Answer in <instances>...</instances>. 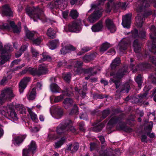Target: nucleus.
<instances>
[{
  "label": "nucleus",
  "instance_id": "4c0bfd02",
  "mask_svg": "<svg viewBox=\"0 0 156 156\" xmlns=\"http://www.w3.org/2000/svg\"><path fill=\"white\" fill-rule=\"evenodd\" d=\"M51 91L53 93H58L59 92V87L55 83H52L50 86Z\"/></svg>",
  "mask_w": 156,
  "mask_h": 156
},
{
  "label": "nucleus",
  "instance_id": "a211bd4d",
  "mask_svg": "<svg viewBox=\"0 0 156 156\" xmlns=\"http://www.w3.org/2000/svg\"><path fill=\"white\" fill-rule=\"evenodd\" d=\"M76 49V48L73 45L70 44H67L61 48L60 52L61 54L65 55L70 53L71 51H75Z\"/></svg>",
  "mask_w": 156,
  "mask_h": 156
},
{
  "label": "nucleus",
  "instance_id": "6e6d98bb",
  "mask_svg": "<svg viewBox=\"0 0 156 156\" xmlns=\"http://www.w3.org/2000/svg\"><path fill=\"white\" fill-rule=\"evenodd\" d=\"M90 49L91 48H90L89 47H84L82 48L81 51H80L79 52L77 53V55H82L85 52H87L90 51Z\"/></svg>",
  "mask_w": 156,
  "mask_h": 156
},
{
  "label": "nucleus",
  "instance_id": "1a4fd4ad",
  "mask_svg": "<svg viewBox=\"0 0 156 156\" xmlns=\"http://www.w3.org/2000/svg\"><path fill=\"white\" fill-rule=\"evenodd\" d=\"M150 37L151 39L152 44L150 51L154 55H156V27L154 25H152L150 28Z\"/></svg>",
  "mask_w": 156,
  "mask_h": 156
},
{
  "label": "nucleus",
  "instance_id": "0eeeda50",
  "mask_svg": "<svg viewBox=\"0 0 156 156\" xmlns=\"http://www.w3.org/2000/svg\"><path fill=\"white\" fill-rule=\"evenodd\" d=\"M14 95L12 89L7 88L3 90L0 94V105H2L6 100H10Z\"/></svg>",
  "mask_w": 156,
  "mask_h": 156
},
{
  "label": "nucleus",
  "instance_id": "6ab92c4d",
  "mask_svg": "<svg viewBox=\"0 0 156 156\" xmlns=\"http://www.w3.org/2000/svg\"><path fill=\"white\" fill-rule=\"evenodd\" d=\"M131 20V16L129 14L126 15L122 17V25L124 27L129 28L130 27Z\"/></svg>",
  "mask_w": 156,
  "mask_h": 156
},
{
  "label": "nucleus",
  "instance_id": "9d476101",
  "mask_svg": "<svg viewBox=\"0 0 156 156\" xmlns=\"http://www.w3.org/2000/svg\"><path fill=\"white\" fill-rule=\"evenodd\" d=\"M121 64V61L120 58L119 57L116 58L112 61L110 66L111 71L110 73V75L111 73L114 72L115 73H116L120 68L122 67L123 66L126 67L125 65H123L122 67L120 66Z\"/></svg>",
  "mask_w": 156,
  "mask_h": 156
},
{
  "label": "nucleus",
  "instance_id": "20e7f679",
  "mask_svg": "<svg viewBox=\"0 0 156 156\" xmlns=\"http://www.w3.org/2000/svg\"><path fill=\"white\" fill-rule=\"evenodd\" d=\"M137 9V10L138 12H140L137 14V16L135 18V21L137 26L139 27H141L143 25L145 17H147L148 16L151 15L152 12L151 9H148L146 10L147 8H143L141 11L138 10V8L140 5V3Z\"/></svg>",
  "mask_w": 156,
  "mask_h": 156
},
{
  "label": "nucleus",
  "instance_id": "864d4df0",
  "mask_svg": "<svg viewBox=\"0 0 156 156\" xmlns=\"http://www.w3.org/2000/svg\"><path fill=\"white\" fill-rule=\"evenodd\" d=\"M106 6L107 9L109 10V12H110L112 9L115 8L116 5L114 2H112V3H107Z\"/></svg>",
  "mask_w": 156,
  "mask_h": 156
},
{
  "label": "nucleus",
  "instance_id": "bb28decb",
  "mask_svg": "<svg viewBox=\"0 0 156 156\" xmlns=\"http://www.w3.org/2000/svg\"><path fill=\"white\" fill-rule=\"evenodd\" d=\"M73 102V99L70 98H66L63 101V103L65 105L64 107L66 109L68 107L72 106Z\"/></svg>",
  "mask_w": 156,
  "mask_h": 156
},
{
  "label": "nucleus",
  "instance_id": "7ed1b4c3",
  "mask_svg": "<svg viewBox=\"0 0 156 156\" xmlns=\"http://www.w3.org/2000/svg\"><path fill=\"white\" fill-rule=\"evenodd\" d=\"M48 68L44 64H41L38 66L37 68L32 67H27L22 71L23 73L28 72L33 76H41L48 74Z\"/></svg>",
  "mask_w": 156,
  "mask_h": 156
},
{
  "label": "nucleus",
  "instance_id": "09e8293b",
  "mask_svg": "<svg viewBox=\"0 0 156 156\" xmlns=\"http://www.w3.org/2000/svg\"><path fill=\"white\" fill-rule=\"evenodd\" d=\"M78 112V108L77 105L75 104L74 105L73 108L69 113L70 115L77 114Z\"/></svg>",
  "mask_w": 156,
  "mask_h": 156
},
{
  "label": "nucleus",
  "instance_id": "f257e3e1",
  "mask_svg": "<svg viewBox=\"0 0 156 156\" xmlns=\"http://www.w3.org/2000/svg\"><path fill=\"white\" fill-rule=\"evenodd\" d=\"M128 68L125 66L120 68L116 73L112 72L111 73V76H113V78H111L110 82L114 83V86L116 89H117L116 92L118 93H127L130 90L129 83L126 82L121 84L122 80L123 77L127 73Z\"/></svg>",
  "mask_w": 156,
  "mask_h": 156
},
{
  "label": "nucleus",
  "instance_id": "c03bdc74",
  "mask_svg": "<svg viewBox=\"0 0 156 156\" xmlns=\"http://www.w3.org/2000/svg\"><path fill=\"white\" fill-rule=\"evenodd\" d=\"M69 125V126L67 127V133H68V132H71L73 134H76V130L75 128L73 126H72V121L71 123H70V125Z\"/></svg>",
  "mask_w": 156,
  "mask_h": 156
},
{
  "label": "nucleus",
  "instance_id": "2f4dec72",
  "mask_svg": "<svg viewBox=\"0 0 156 156\" xmlns=\"http://www.w3.org/2000/svg\"><path fill=\"white\" fill-rule=\"evenodd\" d=\"M119 49L122 51L126 50L129 46V43L128 42L123 41L119 43Z\"/></svg>",
  "mask_w": 156,
  "mask_h": 156
},
{
  "label": "nucleus",
  "instance_id": "bf43d9fd",
  "mask_svg": "<svg viewBox=\"0 0 156 156\" xmlns=\"http://www.w3.org/2000/svg\"><path fill=\"white\" fill-rule=\"evenodd\" d=\"M55 114L59 118H60L63 115V111L61 108H58L56 109Z\"/></svg>",
  "mask_w": 156,
  "mask_h": 156
},
{
  "label": "nucleus",
  "instance_id": "603ef678",
  "mask_svg": "<svg viewBox=\"0 0 156 156\" xmlns=\"http://www.w3.org/2000/svg\"><path fill=\"white\" fill-rule=\"evenodd\" d=\"M146 36V32L145 30H139L138 38L142 39H144L145 38Z\"/></svg>",
  "mask_w": 156,
  "mask_h": 156
},
{
  "label": "nucleus",
  "instance_id": "ddd939ff",
  "mask_svg": "<svg viewBox=\"0 0 156 156\" xmlns=\"http://www.w3.org/2000/svg\"><path fill=\"white\" fill-rule=\"evenodd\" d=\"M2 13L3 16L13 17V12L10 7L8 4H5L2 6Z\"/></svg>",
  "mask_w": 156,
  "mask_h": 156
},
{
  "label": "nucleus",
  "instance_id": "79ce46f5",
  "mask_svg": "<svg viewBox=\"0 0 156 156\" xmlns=\"http://www.w3.org/2000/svg\"><path fill=\"white\" fill-rule=\"evenodd\" d=\"M110 47V44L107 42H105L101 45L100 48V51L101 52L105 51Z\"/></svg>",
  "mask_w": 156,
  "mask_h": 156
},
{
  "label": "nucleus",
  "instance_id": "f8f14e48",
  "mask_svg": "<svg viewBox=\"0 0 156 156\" xmlns=\"http://www.w3.org/2000/svg\"><path fill=\"white\" fill-rule=\"evenodd\" d=\"M81 20L78 19L73 22L71 24L68 26V30L70 32H77L79 31L81 29Z\"/></svg>",
  "mask_w": 156,
  "mask_h": 156
},
{
  "label": "nucleus",
  "instance_id": "58836bf2",
  "mask_svg": "<svg viewBox=\"0 0 156 156\" xmlns=\"http://www.w3.org/2000/svg\"><path fill=\"white\" fill-rule=\"evenodd\" d=\"M42 55L43 58L40 60V62H41L45 61L48 62L51 61L52 58L50 56L46 55L45 53L44 52L42 53Z\"/></svg>",
  "mask_w": 156,
  "mask_h": 156
},
{
  "label": "nucleus",
  "instance_id": "4468645a",
  "mask_svg": "<svg viewBox=\"0 0 156 156\" xmlns=\"http://www.w3.org/2000/svg\"><path fill=\"white\" fill-rule=\"evenodd\" d=\"M30 79L29 77H25L20 81L19 84V90L20 93L23 92Z\"/></svg>",
  "mask_w": 156,
  "mask_h": 156
},
{
  "label": "nucleus",
  "instance_id": "4d7b16f0",
  "mask_svg": "<svg viewBox=\"0 0 156 156\" xmlns=\"http://www.w3.org/2000/svg\"><path fill=\"white\" fill-rule=\"evenodd\" d=\"M139 33L138 30L136 29H134L131 31L132 37L134 39L138 38Z\"/></svg>",
  "mask_w": 156,
  "mask_h": 156
},
{
  "label": "nucleus",
  "instance_id": "f704fd0d",
  "mask_svg": "<svg viewBox=\"0 0 156 156\" xmlns=\"http://www.w3.org/2000/svg\"><path fill=\"white\" fill-rule=\"evenodd\" d=\"M104 126V124L102 123H101L93 126L92 128V131L96 133H98L102 129Z\"/></svg>",
  "mask_w": 156,
  "mask_h": 156
},
{
  "label": "nucleus",
  "instance_id": "2eb2a0df",
  "mask_svg": "<svg viewBox=\"0 0 156 156\" xmlns=\"http://www.w3.org/2000/svg\"><path fill=\"white\" fill-rule=\"evenodd\" d=\"M101 16V12L99 10H96L89 16L88 20L90 23H93L98 20Z\"/></svg>",
  "mask_w": 156,
  "mask_h": 156
},
{
  "label": "nucleus",
  "instance_id": "9b49d317",
  "mask_svg": "<svg viewBox=\"0 0 156 156\" xmlns=\"http://www.w3.org/2000/svg\"><path fill=\"white\" fill-rule=\"evenodd\" d=\"M138 3H140V5L138 8V10L140 11H142L143 8L149 7L151 4L152 3H154L153 6L156 8V0H139Z\"/></svg>",
  "mask_w": 156,
  "mask_h": 156
},
{
  "label": "nucleus",
  "instance_id": "a19ab883",
  "mask_svg": "<svg viewBox=\"0 0 156 156\" xmlns=\"http://www.w3.org/2000/svg\"><path fill=\"white\" fill-rule=\"evenodd\" d=\"M62 77L66 82L69 83L71 79V74L70 72H68L63 75Z\"/></svg>",
  "mask_w": 156,
  "mask_h": 156
},
{
  "label": "nucleus",
  "instance_id": "cd10ccee",
  "mask_svg": "<svg viewBox=\"0 0 156 156\" xmlns=\"http://www.w3.org/2000/svg\"><path fill=\"white\" fill-rule=\"evenodd\" d=\"M95 57V54L93 53L84 55L83 58V59L84 62H88L94 60Z\"/></svg>",
  "mask_w": 156,
  "mask_h": 156
},
{
  "label": "nucleus",
  "instance_id": "338daca9",
  "mask_svg": "<svg viewBox=\"0 0 156 156\" xmlns=\"http://www.w3.org/2000/svg\"><path fill=\"white\" fill-rule=\"evenodd\" d=\"M147 136L143 134L141 136V140L142 142L147 143L148 142Z\"/></svg>",
  "mask_w": 156,
  "mask_h": 156
},
{
  "label": "nucleus",
  "instance_id": "052dcab7",
  "mask_svg": "<svg viewBox=\"0 0 156 156\" xmlns=\"http://www.w3.org/2000/svg\"><path fill=\"white\" fill-rule=\"evenodd\" d=\"M12 30L14 33H16V34H19L21 31V26H17L16 25L12 29Z\"/></svg>",
  "mask_w": 156,
  "mask_h": 156
},
{
  "label": "nucleus",
  "instance_id": "69168bd1",
  "mask_svg": "<svg viewBox=\"0 0 156 156\" xmlns=\"http://www.w3.org/2000/svg\"><path fill=\"white\" fill-rule=\"evenodd\" d=\"M63 99V96L62 95L55 97L54 100L55 103L58 102L62 101Z\"/></svg>",
  "mask_w": 156,
  "mask_h": 156
},
{
  "label": "nucleus",
  "instance_id": "c756f323",
  "mask_svg": "<svg viewBox=\"0 0 156 156\" xmlns=\"http://www.w3.org/2000/svg\"><path fill=\"white\" fill-rule=\"evenodd\" d=\"M147 92H146L143 93H140L139 94L138 96L139 97L138 99V102L144 103L145 101L147 99Z\"/></svg>",
  "mask_w": 156,
  "mask_h": 156
},
{
  "label": "nucleus",
  "instance_id": "49530a36",
  "mask_svg": "<svg viewBox=\"0 0 156 156\" xmlns=\"http://www.w3.org/2000/svg\"><path fill=\"white\" fill-rule=\"evenodd\" d=\"M110 112V111L109 108L103 110L102 112L101 118L102 119H105L109 115Z\"/></svg>",
  "mask_w": 156,
  "mask_h": 156
},
{
  "label": "nucleus",
  "instance_id": "680f3d73",
  "mask_svg": "<svg viewBox=\"0 0 156 156\" xmlns=\"http://www.w3.org/2000/svg\"><path fill=\"white\" fill-rule=\"evenodd\" d=\"M90 151H92L95 150L97 147V144L95 142H91L90 144Z\"/></svg>",
  "mask_w": 156,
  "mask_h": 156
},
{
  "label": "nucleus",
  "instance_id": "0e129e2a",
  "mask_svg": "<svg viewBox=\"0 0 156 156\" xmlns=\"http://www.w3.org/2000/svg\"><path fill=\"white\" fill-rule=\"evenodd\" d=\"M67 64V62L65 60H63L62 61H59L58 62V66L61 67L62 66H65Z\"/></svg>",
  "mask_w": 156,
  "mask_h": 156
},
{
  "label": "nucleus",
  "instance_id": "e2e57ef3",
  "mask_svg": "<svg viewBox=\"0 0 156 156\" xmlns=\"http://www.w3.org/2000/svg\"><path fill=\"white\" fill-rule=\"evenodd\" d=\"M31 52L33 57H37V56L39 55V52L36 49L34 48H31Z\"/></svg>",
  "mask_w": 156,
  "mask_h": 156
},
{
  "label": "nucleus",
  "instance_id": "dca6fc26",
  "mask_svg": "<svg viewBox=\"0 0 156 156\" xmlns=\"http://www.w3.org/2000/svg\"><path fill=\"white\" fill-rule=\"evenodd\" d=\"M122 118L118 116L113 117L108 123L107 127L110 129L113 127L114 125L117 123L119 124L122 122Z\"/></svg>",
  "mask_w": 156,
  "mask_h": 156
},
{
  "label": "nucleus",
  "instance_id": "a878e982",
  "mask_svg": "<svg viewBox=\"0 0 156 156\" xmlns=\"http://www.w3.org/2000/svg\"><path fill=\"white\" fill-rule=\"evenodd\" d=\"M27 136L26 134L21 135L15 138V143L17 146L23 142Z\"/></svg>",
  "mask_w": 156,
  "mask_h": 156
},
{
  "label": "nucleus",
  "instance_id": "f3484780",
  "mask_svg": "<svg viewBox=\"0 0 156 156\" xmlns=\"http://www.w3.org/2000/svg\"><path fill=\"white\" fill-rule=\"evenodd\" d=\"M105 27L110 31L112 33H113L116 31V27L113 21L111 19L108 18L105 21Z\"/></svg>",
  "mask_w": 156,
  "mask_h": 156
},
{
  "label": "nucleus",
  "instance_id": "473e14b6",
  "mask_svg": "<svg viewBox=\"0 0 156 156\" xmlns=\"http://www.w3.org/2000/svg\"><path fill=\"white\" fill-rule=\"evenodd\" d=\"M47 34L48 37L51 39L54 38L56 36L55 31L51 27L49 28L47 30Z\"/></svg>",
  "mask_w": 156,
  "mask_h": 156
},
{
  "label": "nucleus",
  "instance_id": "423d86ee",
  "mask_svg": "<svg viewBox=\"0 0 156 156\" xmlns=\"http://www.w3.org/2000/svg\"><path fill=\"white\" fill-rule=\"evenodd\" d=\"M71 122V120L67 119L61 122L56 128V131L57 135L60 137L67 135V127L69 126Z\"/></svg>",
  "mask_w": 156,
  "mask_h": 156
},
{
  "label": "nucleus",
  "instance_id": "37998d69",
  "mask_svg": "<svg viewBox=\"0 0 156 156\" xmlns=\"http://www.w3.org/2000/svg\"><path fill=\"white\" fill-rule=\"evenodd\" d=\"M9 58L8 55H2L1 56V60L0 61V66L4 64L6 62L9 60Z\"/></svg>",
  "mask_w": 156,
  "mask_h": 156
},
{
  "label": "nucleus",
  "instance_id": "b1692460",
  "mask_svg": "<svg viewBox=\"0 0 156 156\" xmlns=\"http://www.w3.org/2000/svg\"><path fill=\"white\" fill-rule=\"evenodd\" d=\"M83 65V62L77 61L74 66V71L78 73H81V72L83 69L82 68Z\"/></svg>",
  "mask_w": 156,
  "mask_h": 156
},
{
  "label": "nucleus",
  "instance_id": "774afa93",
  "mask_svg": "<svg viewBox=\"0 0 156 156\" xmlns=\"http://www.w3.org/2000/svg\"><path fill=\"white\" fill-rule=\"evenodd\" d=\"M4 47L5 48L7 51L8 52H9L12 51L13 48L12 46L9 44H7L5 45Z\"/></svg>",
  "mask_w": 156,
  "mask_h": 156
},
{
  "label": "nucleus",
  "instance_id": "39448f33",
  "mask_svg": "<svg viewBox=\"0 0 156 156\" xmlns=\"http://www.w3.org/2000/svg\"><path fill=\"white\" fill-rule=\"evenodd\" d=\"M0 114L14 122L18 120L17 114L11 107H3L2 109L0 110Z\"/></svg>",
  "mask_w": 156,
  "mask_h": 156
},
{
  "label": "nucleus",
  "instance_id": "412c9836",
  "mask_svg": "<svg viewBox=\"0 0 156 156\" xmlns=\"http://www.w3.org/2000/svg\"><path fill=\"white\" fill-rule=\"evenodd\" d=\"M103 27L102 21L100 20L97 23L92 26L91 29L94 32H98L101 31Z\"/></svg>",
  "mask_w": 156,
  "mask_h": 156
},
{
  "label": "nucleus",
  "instance_id": "ea45409f",
  "mask_svg": "<svg viewBox=\"0 0 156 156\" xmlns=\"http://www.w3.org/2000/svg\"><path fill=\"white\" fill-rule=\"evenodd\" d=\"M60 137V136H58L55 133H51L48 134V139L49 140H54Z\"/></svg>",
  "mask_w": 156,
  "mask_h": 156
},
{
  "label": "nucleus",
  "instance_id": "e433bc0d",
  "mask_svg": "<svg viewBox=\"0 0 156 156\" xmlns=\"http://www.w3.org/2000/svg\"><path fill=\"white\" fill-rule=\"evenodd\" d=\"M43 40V39L41 37H39L36 38H34L31 41L33 45L38 46L41 44Z\"/></svg>",
  "mask_w": 156,
  "mask_h": 156
},
{
  "label": "nucleus",
  "instance_id": "4be33fe9",
  "mask_svg": "<svg viewBox=\"0 0 156 156\" xmlns=\"http://www.w3.org/2000/svg\"><path fill=\"white\" fill-rule=\"evenodd\" d=\"M79 145L78 143H75L73 145L72 144H69L67 150L71 151L72 153H74L76 152L78 149Z\"/></svg>",
  "mask_w": 156,
  "mask_h": 156
},
{
  "label": "nucleus",
  "instance_id": "72a5a7b5",
  "mask_svg": "<svg viewBox=\"0 0 156 156\" xmlns=\"http://www.w3.org/2000/svg\"><path fill=\"white\" fill-rule=\"evenodd\" d=\"M27 98L28 100H34L36 96V90L34 88H33L30 92H29L28 94H27Z\"/></svg>",
  "mask_w": 156,
  "mask_h": 156
},
{
  "label": "nucleus",
  "instance_id": "c85d7f7f",
  "mask_svg": "<svg viewBox=\"0 0 156 156\" xmlns=\"http://www.w3.org/2000/svg\"><path fill=\"white\" fill-rule=\"evenodd\" d=\"M66 138L65 136L62 137L59 140L55 142V147L56 148H60L65 142Z\"/></svg>",
  "mask_w": 156,
  "mask_h": 156
},
{
  "label": "nucleus",
  "instance_id": "6e6552de",
  "mask_svg": "<svg viewBox=\"0 0 156 156\" xmlns=\"http://www.w3.org/2000/svg\"><path fill=\"white\" fill-rule=\"evenodd\" d=\"M28 147L27 149L26 148L23 150V156H33L36 153L37 146L35 141L32 140Z\"/></svg>",
  "mask_w": 156,
  "mask_h": 156
},
{
  "label": "nucleus",
  "instance_id": "5701e85b",
  "mask_svg": "<svg viewBox=\"0 0 156 156\" xmlns=\"http://www.w3.org/2000/svg\"><path fill=\"white\" fill-rule=\"evenodd\" d=\"M59 42L58 40L54 39L50 41L48 44L49 48L51 49H55L59 45Z\"/></svg>",
  "mask_w": 156,
  "mask_h": 156
},
{
  "label": "nucleus",
  "instance_id": "f03ea898",
  "mask_svg": "<svg viewBox=\"0 0 156 156\" xmlns=\"http://www.w3.org/2000/svg\"><path fill=\"white\" fill-rule=\"evenodd\" d=\"M27 14L32 18L34 22L37 21V20H41L42 22H47V18L43 11L40 8L33 7V9L27 7L25 9Z\"/></svg>",
  "mask_w": 156,
  "mask_h": 156
},
{
  "label": "nucleus",
  "instance_id": "de8ad7c7",
  "mask_svg": "<svg viewBox=\"0 0 156 156\" xmlns=\"http://www.w3.org/2000/svg\"><path fill=\"white\" fill-rule=\"evenodd\" d=\"M153 125V123L152 121H150L149 122V124L147 126H144V129L147 131V132H151L152 130Z\"/></svg>",
  "mask_w": 156,
  "mask_h": 156
},
{
  "label": "nucleus",
  "instance_id": "a18cd8bd",
  "mask_svg": "<svg viewBox=\"0 0 156 156\" xmlns=\"http://www.w3.org/2000/svg\"><path fill=\"white\" fill-rule=\"evenodd\" d=\"M79 13L76 10H72L70 12L69 16L73 19H75L79 16Z\"/></svg>",
  "mask_w": 156,
  "mask_h": 156
},
{
  "label": "nucleus",
  "instance_id": "5fc2aeb1",
  "mask_svg": "<svg viewBox=\"0 0 156 156\" xmlns=\"http://www.w3.org/2000/svg\"><path fill=\"white\" fill-rule=\"evenodd\" d=\"M26 35L28 39L32 41L34 38V34L31 31L28 30L27 31H26Z\"/></svg>",
  "mask_w": 156,
  "mask_h": 156
},
{
  "label": "nucleus",
  "instance_id": "3c124183",
  "mask_svg": "<svg viewBox=\"0 0 156 156\" xmlns=\"http://www.w3.org/2000/svg\"><path fill=\"white\" fill-rule=\"evenodd\" d=\"M99 156H112V154L111 151L105 150L100 152Z\"/></svg>",
  "mask_w": 156,
  "mask_h": 156
},
{
  "label": "nucleus",
  "instance_id": "393cba45",
  "mask_svg": "<svg viewBox=\"0 0 156 156\" xmlns=\"http://www.w3.org/2000/svg\"><path fill=\"white\" fill-rule=\"evenodd\" d=\"M133 47L134 51L136 53H139L141 50L140 44L139 43L138 40L137 39L134 40L133 43Z\"/></svg>",
  "mask_w": 156,
  "mask_h": 156
},
{
  "label": "nucleus",
  "instance_id": "c9c22d12",
  "mask_svg": "<svg viewBox=\"0 0 156 156\" xmlns=\"http://www.w3.org/2000/svg\"><path fill=\"white\" fill-rule=\"evenodd\" d=\"M135 81L138 85V87L139 88L141 89L143 81L141 75L140 74H138L135 78Z\"/></svg>",
  "mask_w": 156,
  "mask_h": 156
},
{
  "label": "nucleus",
  "instance_id": "8fccbe9b",
  "mask_svg": "<svg viewBox=\"0 0 156 156\" xmlns=\"http://www.w3.org/2000/svg\"><path fill=\"white\" fill-rule=\"evenodd\" d=\"M94 99H101L103 98H107L108 96L105 94H99L98 93H96L94 94Z\"/></svg>",
  "mask_w": 156,
  "mask_h": 156
},
{
  "label": "nucleus",
  "instance_id": "aec40b11",
  "mask_svg": "<svg viewBox=\"0 0 156 156\" xmlns=\"http://www.w3.org/2000/svg\"><path fill=\"white\" fill-rule=\"evenodd\" d=\"M119 127L120 130L126 132H131L132 131V128L127 126L126 123L123 122L122 120V122L119 123Z\"/></svg>",
  "mask_w": 156,
  "mask_h": 156
},
{
  "label": "nucleus",
  "instance_id": "13d9d810",
  "mask_svg": "<svg viewBox=\"0 0 156 156\" xmlns=\"http://www.w3.org/2000/svg\"><path fill=\"white\" fill-rule=\"evenodd\" d=\"M140 66L142 68V69L145 70L150 68V65L147 63H142L140 64Z\"/></svg>",
  "mask_w": 156,
  "mask_h": 156
},
{
  "label": "nucleus",
  "instance_id": "7c9ffc66",
  "mask_svg": "<svg viewBox=\"0 0 156 156\" xmlns=\"http://www.w3.org/2000/svg\"><path fill=\"white\" fill-rule=\"evenodd\" d=\"M94 69L92 67H90L88 69H83L82 70L81 73H84L85 74H89L90 75H94L96 74L97 72L96 71L94 72Z\"/></svg>",
  "mask_w": 156,
  "mask_h": 156
}]
</instances>
